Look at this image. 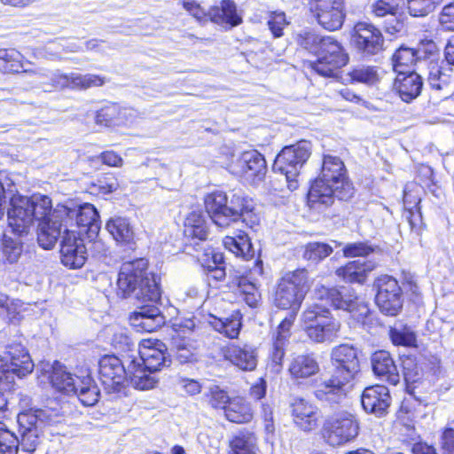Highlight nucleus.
Returning <instances> with one entry per match:
<instances>
[{"instance_id":"obj_61","label":"nucleus","mask_w":454,"mask_h":454,"mask_svg":"<svg viewBox=\"0 0 454 454\" xmlns=\"http://www.w3.org/2000/svg\"><path fill=\"white\" fill-rule=\"evenodd\" d=\"M22 243L12 238L3 239V254L5 260L10 263L17 262L22 254Z\"/></svg>"},{"instance_id":"obj_19","label":"nucleus","mask_w":454,"mask_h":454,"mask_svg":"<svg viewBox=\"0 0 454 454\" xmlns=\"http://www.w3.org/2000/svg\"><path fill=\"white\" fill-rule=\"evenodd\" d=\"M343 310L348 312L354 324L359 325L370 333L377 328H384L383 323L370 308V304L357 296L348 299Z\"/></svg>"},{"instance_id":"obj_17","label":"nucleus","mask_w":454,"mask_h":454,"mask_svg":"<svg viewBox=\"0 0 454 454\" xmlns=\"http://www.w3.org/2000/svg\"><path fill=\"white\" fill-rule=\"evenodd\" d=\"M122 356L127 364V379L129 378L131 385L139 390H148L155 387L158 380L153 373L137 359L135 351H131V342H122Z\"/></svg>"},{"instance_id":"obj_33","label":"nucleus","mask_w":454,"mask_h":454,"mask_svg":"<svg viewBox=\"0 0 454 454\" xmlns=\"http://www.w3.org/2000/svg\"><path fill=\"white\" fill-rule=\"evenodd\" d=\"M226 194L220 191H213L204 197V207L209 217L215 224H220L223 217L231 219L233 205H227Z\"/></svg>"},{"instance_id":"obj_43","label":"nucleus","mask_w":454,"mask_h":454,"mask_svg":"<svg viewBox=\"0 0 454 454\" xmlns=\"http://www.w3.org/2000/svg\"><path fill=\"white\" fill-rule=\"evenodd\" d=\"M225 418L233 423H247L254 413L249 403L241 397H233L224 410Z\"/></svg>"},{"instance_id":"obj_4","label":"nucleus","mask_w":454,"mask_h":454,"mask_svg":"<svg viewBox=\"0 0 454 454\" xmlns=\"http://www.w3.org/2000/svg\"><path fill=\"white\" fill-rule=\"evenodd\" d=\"M223 247L236 256L245 261L254 259L252 268L247 269L240 275H237L233 283L238 288V294L251 308H256L261 301V293L255 283L258 277L264 273L263 262L261 256H255L256 252L248 234L243 230H238L234 236H225L223 239Z\"/></svg>"},{"instance_id":"obj_16","label":"nucleus","mask_w":454,"mask_h":454,"mask_svg":"<svg viewBox=\"0 0 454 454\" xmlns=\"http://www.w3.org/2000/svg\"><path fill=\"white\" fill-rule=\"evenodd\" d=\"M27 203V196L19 192L13 193L10 198V207L7 210L8 225L12 232L19 236L27 234L35 223Z\"/></svg>"},{"instance_id":"obj_5","label":"nucleus","mask_w":454,"mask_h":454,"mask_svg":"<svg viewBox=\"0 0 454 454\" xmlns=\"http://www.w3.org/2000/svg\"><path fill=\"white\" fill-rule=\"evenodd\" d=\"M336 364L334 373L321 382L315 390L317 400L329 404L340 403L350 388L349 383L359 372L356 349L347 343L336 347L332 352Z\"/></svg>"},{"instance_id":"obj_39","label":"nucleus","mask_w":454,"mask_h":454,"mask_svg":"<svg viewBox=\"0 0 454 454\" xmlns=\"http://www.w3.org/2000/svg\"><path fill=\"white\" fill-rule=\"evenodd\" d=\"M26 59L15 48H0V73L18 74L26 72Z\"/></svg>"},{"instance_id":"obj_1","label":"nucleus","mask_w":454,"mask_h":454,"mask_svg":"<svg viewBox=\"0 0 454 454\" xmlns=\"http://www.w3.org/2000/svg\"><path fill=\"white\" fill-rule=\"evenodd\" d=\"M356 187L344 160L336 155L323 153L317 176L311 179L306 193V204L313 210H326L336 200L351 201Z\"/></svg>"},{"instance_id":"obj_11","label":"nucleus","mask_w":454,"mask_h":454,"mask_svg":"<svg viewBox=\"0 0 454 454\" xmlns=\"http://www.w3.org/2000/svg\"><path fill=\"white\" fill-rule=\"evenodd\" d=\"M375 304L379 310L388 317H396L403 308V293L398 280L387 274L377 277L373 281Z\"/></svg>"},{"instance_id":"obj_28","label":"nucleus","mask_w":454,"mask_h":454,"mask_svg":"<svg viewBox=\"0 0 454 454\" xmlns=\"http://www.w3.org/2000/svg\"><path fill=\"white\" fill-rule=\"evenodd\" d=\"M223 355L226 360L243 371H253L256 368V350L246 343L230 344L223 350Z\"/></svg>"},{"instance_id":"obj_27","label":"nucleus","mask_w":454,"mask_h":454,"mask_svg":"<svg viewBox=\"0 0 454 454\" xmlns=\"http://www.w3.org/2000/svg\"><path fill=\"white\" fill-rule=\"evenodd\" d=\"M130 325L137 333H153L162 324L160 309L154 305H144L138 311L130 313Z\"/></svg>"},{"instance_id":"obj_18","label":"nucleus","mask_w":454,"mask_h":454,"mask_svg":"<svg viewBox=\"0 0 454 454\" xmlns=\"http://www.w3.org/2000/svg\"><path fill=\"white\" fill-rule=\"evenodd\" d=\"M203 279L208 286L222 282L226 278V263L222 252L207 247L197 260Z\"/></svg>"},{"instance_id":"obj_12","label":"nucleus","mask_w":454,"mask_h":454,"mask_svg":"<svg viewBox=\"0 0 454 454\" xmlns=\"http://www.w3.org/2000/svg\"><path fill=\"white\" fill-rule=\"evenodd\" d=\"M309 16L323 29L334 32L340 30L346 20L345 0H307Z\"/></svg>"},{"instance_id":"obj_14","label":"nucleus","mask_w":454,"mask_h":454,"mask_svg":"<svg viewBox=\"0 0 454 454\" xmlns=\"http://www.w3.org/2000/svg\"><path fill=\"white\" fill-rule=\"evenodd\" d=\"M350 36L355 49L363 57H373L385 50L384 35L381 30L372 22H356Z\"/></svg>"},{"instance_id":"obj_40","label":"nucleus","mask_w":454,"mask_h":454,"mask_svg":"<svg viewBox=\"0 0 454 454\" xmlns=\"http://www.w3.org/2000/svg\"><path fill=\"white\" fill-rule=\"evenodd\" d=\"M368 271L369 268L366 262L354 260L338 267L335 270V274L347 283L364 284L367 279Z\"/></svg>"},{"instance_id":"obj_7","label":"nucleus","mask_w":454,"mask_h":454,"mask_svg":"<svg viewBox=\"0 0 454 454\" xmlns=\"http://www.w3.org/2000/svg\"><path fill=\"white\" fill-rule=\"evenodd\" d=\"M309 287V275L306 268L286 271L281 275L273 287L272 305L279 310L299 312Z\"/></svg>"},{"instance_id":"obj_3","label":"nucleus","mask_w":454,"mask_h":454,"mask_svg":"<svg viewBox=\"0 0 454 454\" xmlns=\"http://www.w3.org/2000/svg\"><path fill=\"white\" fill-rule=\"evenodd\" d=\"M147 259L140 257L121 263L116 279V294L122 299L158 302L161 298L160 277L149 270Z\"/></svg>"},{"instance_id":"obj_41","label":"nucleus","mask_w":454,"mask_h":454,"mask_svg":"<svg viewBox=\"0 0 454 454\" xmlns=\"http://www.w3.org/2000/svg\"><path fill=\"white\" fill-rule=\"evenodd\" d=\"M78 382L75 386V395L84 406H93L99 399L100 391L91 376L86 375L77 378Z\"/></svg>"},{"instance_id":"obj_62","label":"nucleus","mask_w":454,"mask_h":454,"mask_svg":"<svg viewBox=\"0 0 454 454\" xmlns=\"http://www.w3.org/2000/svg\"><path fill=\"white\" fill-rule=\"evenodd\" d=\"M373 251L371 245L363 241L348 243L342 249L345 257H365Z\"/></svg>"},{"instance_id":"obj_57","label":"nucleus","mask_w":454,"mask_h":454,"mask_svg":"<svg viewBox=\"0 0 454 454\" xmlns=\"http://www.w3.org/2000/svg\"><path fill=\"white\" fill-rule=\"evenodd\" d=\"M422 190V186L415 182L407 184L405 185L403 195L404 209L407 207L413 208L420 207Z\"/></svg>"},{"instance_id":"obj_2","label":"nucleus","mask_w":454,"mask_h":454,"mask_svg":"<svg viewBox=\"0 0 454 454\" xmlns=\"http://www.w3.org/2000/svg\"><path fill=\"white\" fill-rule=\"evenodd\" d=\"M296 43L317 57L315 60H308L305 66L322 77L339 78L349 61L348 53L334 36L304 31L297 35Z\"/></svg>"},{"instance_id":"obj_23","label":"nucleus","mask_w":454,"mask_h":454,"mask_svg":"<svg viewBox=\"0 0 454 454\" xmlns=\"http://www.w3.org/2000/svg\"><path fill=\"white\" fill-rule=\"evenodd\" d=\"M39 368L43 374L48 376L52 387L64 395H73L75 392V386L78 382L77 378L67 372L64 366L55 361L53 364L49 363H41Z\"/></svg>"},{"instance_id":"obj_52","label":"nucleus","mask_w":454,"mask_h":454,"mask_svg":"<svg viewBox=\"0 0 454 454\" xmlns=\"http://www.w3.org/2000/svg\"><path fill=\"white\" fill-rule=\"evenodd\" d=\"M290 21L286 13L282 10H274L268 12L267 27L272 38H280L285 35V29L289 26Z\"/></svg>"},{"instance_id":"obj_35","label":"nucleus","mask_w":454,"mask_h":454,"mask_svg":"<svg viewBox=\"0 0 454 454\" xmlns=\"http://www.w3.org/2000/svg\"><path fill=\"white\" fill-rule=\"evenodd\" d=\"M106 230L113 239L121 246H133L136 244V233L129 220L115 216L109 218L106 223Z\"/></svg>"},{"instance_id":"obj_32","label":"nucleus","mask_w":454,"mask_h":454,"mask_svg":"<svg viewBox=\"0 0 454 454\" xmlns=\"http://www.w3.org/2000/svg\"><path fill=\"white\" fill-rule=\"evenodd\" d=\"M371 362L372 371L377 377L391 385H396L400 381L398 369L388 352L376 351L372 356Z\"/></svg>"},{"instance_id":"obj_47","label":"nucleus","mask_w":454,"mask_h":454,"mask_svg":"<svg viewBox=\"0 0 454 454\" xmlns=\"http://www.w3.org/2000/svg\"><path fill=\"white\" fill-rule=\"evenodd\" d=\"M215 331L222 333L229 339H237L242 327V316L239 312L231 314V316L223 321L220 318H215L212 322Z\"/></svg>"},{"instance_id":"obj_24","label":"nucleus","mask_w":454,"mask_h":454,"mask_svg":"<svg viewBox=\"0 0 454 454\" xmlns=\"http://www.w3.org/2000/svg\"><path fill=\"white\" fill-rule=\"evenodd\" d=\"M209 22L224 30H231L243 23V18L233 0H220L219 4L209 7Z\"/></svg>"},{"instance_id":"obj_56","label":"nucleus","mask_w":454,"mask_h":454,"mask_svg":"<svg viewBox=\"0 0 454 454\" xmlns=\"http://www.w3.org/2000/svg\"><path fill=\"white\" fill-rule=\"evenodd\" d=\"M181 4L183 8L200 25H205L209 22V8L206 10L195 0H183Z\"/></svg>"},{"instance_id":"obj_53","label":"nucleus","mask_w":454,"mask_h":454,"mask_svg":"<svg viewBox=\"0 0 454 454\" xmlns=\"http://www.w3.org/2000/svg\"><path fill=\"white\" fill-rule=\"evenodd\" d=\"M388 336L390 340H416L417 333L412 325L399 319L389 327Z\"/></svg>"},{"instance_id":"obj_30","label":"nucleus","mask_w":454,"mask_h":454,"mask_svg":"<svg viewBox=\"0 0 454 454\" xmlns=\"http://www.w3.org/2000/svg\"><path fill=\"white\" fill-rule=\"evenodd\" d=\"M6 355L7 359L10 360L9 364L12 372H13V378L15 376L23 378L33 372L35 364L30 354L20 342H14L10 345Z\"/></svg>"},{"instance_id":"obj_48","label":"nucleus","mask_w":454,"mask_h":454,"mask_svg":"<svg viewBox=\"0 0 454 454\" xmlns=\"http://www.w3.org/2000/svg\"><path fill=\"white\" fill-rule=\"evenodd\" d=\"M119 184L114 173H105L88 184V191L94 196H105L117 190Z\"/></svg>"},{"instance_id":"obj_60","label":"nucleus","mask_w":454,"mask_h":454,"mask_svg":"<svg viewBox=\"0 0 454 454\" xmlns=\"http://www.w3.org/2000/svg\"><path fill=\"white\" fill-rule=\"evenodd\" d=\"M299 312H289L278 325L274 340H287L292 336V328Z\"/></svg>"},{"instance_id":"obj_31","label":"nucleus","mask_w":454,"mask_h":454,"mask_svg":"<svg viewBox=\"0 0 454 454\" xmlns=\"http://www.w3.org/2000/svg\"><path fill=\"white\" fill-rule=\"evenodd\" d=\"M394 88L403 102L410 103L420 95L423 80L416 72L397 74Z\"/></svg>"},{"instance_id":"obj_55","label":"nucleus","mask_w":454,"mask_h":454,"mask_svg":"<svg viewBox=\"0 0 454 454\" xmlns=\"http://www.w3.org/2000/svg\"><path fill=\"white\" fill-rule=\"evenodd\" d=\"M205 396L212 408L223 409V411L231 400L228 393L217 385L210 386Z\"/></svg>"},{"instance_id":"obj_13","label":"nucleus","mask_w":454,"mask_h":454,"mask_svg":"<svg viewBox=\"0 0 454 454\" xmlns=\"http://www.w3.org/2000/svg\"><path fill=\"white\" fill-rule=\"evenodd\" d=\"M359 433L356 416L348 411H340L329 417L324 423L323 437L331 446H340L353 441Z\"/></svg>"},{"instance_id":"obj_9","label":"nucleus","mask_w":454,"mask_h":454,"mask_svg":"<svg viewBox=\"0 0 454 454\" xmlns=\"http://www.w3.org/2000/svg\"><path fill=\"white\" fill-rule=\"evenodd\" d=\"M304 331L312 340H331L339 337L341 324L331 311L319 304H311L302 312Z\"/></svg>"},{"instance_id":"obj_51","label":"nucleus","mask_w":454,"mask_h":454,"mask_svg":"<svg viewBox=\"0 0 454 454\" xmlns=\"http://www.w3.org/2000/svg\"><path fill=\"white\" fill-rule=\"evenodd\" d=\"M414 51L419 60H436L440 56V48L432 35L419 38Z\"/></svg>"},{"instance_id":"obj_54","label":"nucleus","mask_w":454,"mask_h":454,"mask_svg":"<svg viewBox=\"0 0 454 454\" xmlns=\"http://www.w3.org/2000/svg\"><path fill=\"white\" fill-rule=\"evenodd\" d=\"M442 2L443 0H407V9L413 17H425Z\"/></svg>"},{"instance_id":"obj_42","label":"nucleus","mask_w":454,"mask_h":454,"mask_svg":"<svg viewBox=\"0 0 454 454\" xmlns=\"http://www.w3.org/2000/svg\"><path fill=\"white\" fill-rule=\"evenodd\" d=\"M393 70L397 74L411 73L419 61L414 48L401 45L392 55Z\"/></svg>"},{"instance_id":"obj_64","label":"nucleus","mask_w":454,"mask_h":454,"mask_svg":"<svg viewBox=\"0 0 454 454\" xmlns=\"http://www.w3.org/2000/svg\"><path fill=\"white\" fill-rule=\"evenodd\" d=\"M438 21L444 31L454 32V0L442 6Z\"/></svg>"},{"instance_id":"obj_58","label":"nucleus","mask_w":454,"mask_h":454,"mask_svg":"<svg viewBox=\"0 0 454 454\" xmlns=\"http://www.w3.org/2000/svg\"><path fill=\"white\" fill-rule=\"evenodd\" d=\"M406 220L410 225L411 232L421 235L426 230V223L423 221L421 207H407L404 209Z\"/></svg>"},{"instance_id":"obj_10","label":"nucleus","mask_w":454,"mask_h":454,"mask_svg":"<svg viewBox=\"0 0 454 454\" xmlns=\"http://www.w3.org/2000/svg\"><path fill=\"white\" fill-rule=\"evenodd\" d=\"M226 168L232 176L252 184L263 181L268 171L264 155L256 149L245 150L231 156Z\"/></svg>"},{"instance_id":"obj_21","label":"nucleus","mask_w":454,"mask_h":454,"mask_svg":"<svg viewBox=\"0 0 454 454\" xmlns=\"http://www.w3.org/2000/svg\"><path fill=\"white\" fill-rule=\"evenodd\" d=\"M290 408L294 423L301 430L310 432L318 427L319 410L309 401L294 397L290 403Z\"/></svg>"},{"instance_id":"obj_8","label":"nucleus","mask_w":454,"mask_h":454,"mask_svg":"<svg viewBox=\"0 0 454 454\" xmlns=\"http://www.w3.org/2000/svg\"><path fill=\"white\" fill-rule=\"evenodd\" d=\"M310 155L309 142L301 140L295 144L284 146L276 156L273 168L285 175L290 191L298 188L300 168L304 166Z\"/></svg>"},{"instance_id":"obj_63","label":"nucleus","mask_w":454,"mask_h":454,"mask_svg":"<svg viewBox=\"0 0 454 454\" xmlns=\"http://www.w3.org/2000/svg\"><path fill=\"white\" fill-rule=\"evenodd\" d=\"M427 82L432 89L440 90L451 82V77L439 67H433L427 77Z\"/></svg>"},{"instance_id":"obj_36","label":"nucleus","mask_w":454,"mask_h":454,"mask_svg":"<svg viewBox=\"0 0 454 454\" xmlns=\"http://www.w3.org/2000/svg\"><path fill=\"white\" fill-rule=\"evenodd\" d=\"M63 88L74 90H84L92 87H100L105 83V77L99 74L78 73L63 74L59 76Z\"/></svg>"},{"instance_id":"obj_29","label":"nucleus","mask_w":454,"mask_h":454,"mask_svg":"<svg viewBox=\"0 0 454 454\" xmlns=\"http://www.w3.org/2000/svg\"><path fill=\"white\" fill-rule=\"evenodd\" d=\"M75 221L79 233L85 234L88 239H94L100 231V216L96 207L91 203H83L79 206Z\"/></svg>"},{"instance_id":"obj_59","label":"nucleus","mask_w":454,"mask_h":454,"mask_svg":"<svg viewBox=\"0 0 454 454\" xmlns=\"http://www.w3.org/2000/svg\"><path fill=\"white\" fill-rule=\"evenodd\" d=\"M398 11L399 5L395 0H376L371 5V12L376 18L396 16Z\"/></svg>"},{"instance_id":"obj_22","label":"nucleus","mask_w":454,"mask_h":454,"mask_svg":"<svg viewBox=\"0 0 454 454\" xmlns=\"http://www.w3.org/2000/svg\"><path fill=\"white\" fill-rule=\"evenodd\" d=\"M231 204L234 207L231 220H240L247 228L256 231L261 224V215L254 200L245 194L234 193Z\"/></svg>"},{"instance_id":"obj_15","label":"nucleus","mask_w":454,"mask_h":454,"mask_svg":"<svg viewBox=\"0 0 454 454\" xmlns=\"http://www.w3.org/2000/svg\"><path fill=\"white\" fill-rule=\"evenodd\" d=\"M101 383L107 393H120L127 380V367L115 356H104L98 362Z\"/></svg>"},{"instance_id":"obj_34","label":"nucleus","mask_w":454,"mask_h":454,"mask_svg":"<svg viewBox=\"0 0 454 454\" xmlns=\"http://www.w3.org/2000/svg\"><path fill=\"white\" fill-rule=\"evenodd\" d=\"M209 235V225L200 211H192L184 221V236L189 240L197 242L206 241Z\"/></svg>"},{"instance_id":"obj_46","label":"nucleus","mask_w":454,"mask_h":454,"mask_svg":"<svg viewBox=\"0 0 454 454\" xmlns=\"http://www.w3.org/2000/svg\"><path fill=\"white\" fill-rule=\"evenodd\" d=\"M230 448V454H255L256 437L248 431L239 432L231 440Z\"/></svg>"},{"instance_id":"obj_38","label":"nucleus","mask_w":454,"mask_h":454,"mask_svg":"<svg viewBox=\"0 0 454 454\" xmlns=\"http://www.w3.org/2000/svg\"><path fill=\"white\" fill-rule=\"evenodd\" d=\"M126 110L116 103H109L96 112L95 121L104 127L124 126L128 121Z\"/></svg>"},{"instance_id":"obj_50","label":"nucleus","mask_w":454,"mask_h":454,"mask_svg":"<svg viewBox=\"0 0 454 454\" xmlns=\"http://www.w3.org/2000/svg\"><path fill=\"white\" fill-rule=\"evenodd\" d=\"M333 248L325 242H309L303 247L302 257L304 260L319 262L331 255Z\"/></svg>"},{"instance_id":"obj_25","label":"nucleus","mask_w":454,"mask_h":454,"mask_svg":"<svg viewBox=\"0 0 454 454\" xmlns=\"http://www.w3.org/2000/svg\"><path fill=\"white\" fill-rule=\"evenodd\" d=\"M390 403L391 396L388 388L380 384L365 387L361 395L364 410L377 417L386 414Z\"/></svg>"},{"instance_id":"obj_37","label":"nucleus","mask_w":454,"mask_h":454,"mask_svg":"<svg viewBox=\"0 0 454 454\" xmlns=\"http://www.w3.org/2000/svg\"><path fill=\"white\" fill-rule=\"evenodd\" d=\"M33 219L42 226H48L52 213V200L48 195L33 193L27 196Z\"/></svg>"},{"instance_id":"obj_20","label":"nucleus","mask_w":454,"mask_h":454,"mask_svg":"<svg viewBox=\"0 0 454 454\" xmlns=\"http://www.w3.org/2000/svg\"><path fill=\"white\" fill-rule=\"evenodd\" d=\"M61 262L69 269L82 267L87 259V250L81 239L74 231H67L60 246Z\"/></svg>"},{"instance_id":"obj_6","label":"nucleus","mask_w":454,"mask_h":454,"mask_svg":"<svg viewBox=\"0 0 454 454\" xmlns=\"http://www.w3.org/2000/svg\"><path fill=\"white\" fill-rule=\"evenodd\" d=\"M48 410H28L17 416L18 434L0 422V453L18 454L20 448L25 452H34L39 442L42 428L51 422Z\"/></svg>"},{"instance_id":"obj_45","label":"nucleus","mask_w":454,"mask_h":454,"mask_svg":"<svg viewBox=\"0 0 454 454\" xmlns=\"http://www.w3.org/2000/svg\"><path fill=\"white\" fill-rule=\"evenodd\" d=\"M316 298L333 309H343L348 299L337 286L320 285L315 289Z\"/></svg>"},{"instance_id":"obj_44","label":"nucleus","mask_w":454,"mask_h":454,"mask_svg":"<svg viewBox=\"0 0 454 454\" xmlns=\"http://www.w3.org/2000/svg\"><path fill=\"white\" fill-rule=\"evenodd\" d=\"M319 370L316 359L309 355H300L292 361L289 372L295 379H306L315 375Z\"/></svg>"},{"instance_id":"obj_26","label":"nucleus","mask_w":454,"mask_h":454,"mask_svg":"<svg viewBox=\"0 0 454 454\" xmlns=\"http://www.w3.org/2000/svg\"><path fill=\"white\" fill-rule=\"evenodd\" d=\"M137 359L151 372L159 371L168 361L167 347L164 342H143L134 350Z\"/></svg>"},{"instance_id":"obj_49","label":"nucleus","mask_w":454,"mask_h":454,"mask_svg":"<svg viewBox=\"0 0 454 454\" xmlns=\"http://www.w3.org/2000/svg\"><path fill=\"white\" fill-rule=\"evenodd\" d=\"M348 74L351 82L368 85H376L381 79L377 67L372 66L355 67L350 69Z\"/></svg>"}]
</instances>
